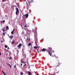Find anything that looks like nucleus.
Wrapping results in <instances>:
<instances>
[{"label": "nucleus", "mask_w": 75, "mask_h": 75, "mask_svg": "<svg viewBox=\"0 0 75 75\" xmlns=\"http://www.w3.org/2000/svg\"><path fill=\"white\" fill-rule=\"evenodd\" d=\"M48 50H47V52H48L49 54L50 55V56H52L53 54H52V52H53V53H54V51H52V48L51 47H48Z\"/></svg>", "instance_id": "nucleus-1"}, {"label": "nucleus", "mask_w": 75, "mask_h": 75, "mask_svg": "<svg viewBox=\"0 0 75 75\" xmlns=\"http://www.w3.org/2000/svg\"><path fill=\"white\" fill-rule=\"evenodd\" d=\"M41 51H42V52H45V51H47V50L44 48H43V49L41 50V51H40V52L38 51V52H41Z\"/></svg>", "instance_id": "nucleus-2"}, {"label": "nucleus", "mask_w": 75, "mask_h": 75, "mask_svg": "<svg viewBox=\"0 0 75 75\" xmlns=\"http://www.w3.org/2000/svg\"><path fill=\"white\" fill-rule=\"evenodd\" d=\"M16 15H18V13H19V11L18 10V8H16Z\"/></svg>", "instance_id": "nucleus-3"}, {"label": "nucleus", "mask_w": 75, "mask_h": 75, "mask_svg": "<svg viewBox=\"0 0 75 75\" xmlns=\"http://www.w3.org/2000/svg\"><path fill=\"white\" fill-rule=\"evenodd\" d=\"M22 45V44H21V43H20L19 45H18V47L19 48H21V47Z\"/></svg>", "instance_id": "nucleus-4"}, {"label": "nucleus", "mask_w": 75, "mask_h": 75, "mask_svg": "<svg viewBox=\"0 0 75 75\" xmlns=\"http://www.w3.org/2000/svg\"><path fill=\"white\" fill-rule=\"evenodd\" d=\"M35 36V41L36 43V42L38 41V39H37V37L36 36Z\"/></svg>", "instance_id": "nucleus-5"}, {"label": "nucleus", "mask_w": 75, "mask_h": 75, "mask_svg": "<svg viewBox=\"0 0 75 75\" xmlns=\"http://www.w3.org/2000/svg\"><path fill=\"white\" fill-rule=\"evenodd\" d=\"M23 16H24V17H26V18H28V14H26V15H25Z\"/></svg>", "instance_id": "nucleus-6"}, {"label": "nucleus", "mask_w": 75, "mask_h": 75, "mask_svg": "<svg viewBox=\"0 0 75 75\" xmlns=\"http://www.w3.org/2000/svg\"><path fill=\"white\" fill-rule=\"evenodd\" d=\"M28 1L29 4H30L31 2H33V0H32L31 1H30V0H28ZM30 1V2H29Z\"/></svg>", "instance_id": "nucleus-7"}, {"label": "nucleus", "mask_w": 75, "mask_h": 75, "mask_svg": "<svg viewBox=\"0 0 75 75\" xmlns=\"http://www.w3.org/2000/svg\"><path fill=\"white\" fill-rule=\"evenodd\" d=\"M15 42V40H14V39H13V41L11 42L12 44H14Z\"/></svg>", "instance_id": "nucleus-8"}, {"label": "nucleus", "mask_w": 75, "mask_h": 75, "mask_svg": "<svg viewBox=\"0 0 75 75\" xmlns=\"http://www.w3.org/2000/svg\"><path fill=\"white\" fill-rule=\"evenodd\" d=\"M58 64L56 66V68L58 67H59V60H58Z\"/></svg>", "instance_id": "nucleus-9"}, {"label": "nucleus", "mask_w": 75, "mask_h": 75, "mask_svg": "<svg viewBox=\"0 0 75 75\" xmlns=\"http://www.w3.org/2000/svg\"><path fill=\"white\" fill-rule=\"evenodd\" d=\"M28 75H31V72H30V71H28Z\"/></svg>", "instance_id": "nucleus-10"}, {"label": "nucleus", "mask_w": 75, "mask_h": 75, "mask_svg": "<svg viewBox=\"0 0 75 75\" xmlns=\"http://www.w3.org/2000/svg\"><path fill=\"white\" fill-rule=\"evenodd\" d=\"M6 29H7V30H8V29H9V28H8V26H7L6 27Z\"/></svg>", "instance_id": "nucleus-11"}, {"label": "nucleus", "mask_w": 75, "mask_h": 75, "mask_svg": "<svg viewBox=\"0 0 75 75\" xmlns=\"http://www.w3.org/2000/svg\"><path fill=\"white\" fill-rule=\"evenodd\" d=\"M31 45V43H29L28 44V46H30Z\"/></svg>", "instance_id": "nucleus-12"}, {"label": "nucleus", "mask_w": 75, "mask_h": 75, "mask_svg": "<svg viewBox=\"0 0 75 75\" xmlns=\"http://www.w3.org/2000/svg\"><path fill=\"white\" fill-rule=\"evenodd\" d=\"M13 36H11L10 37V38L12 39V38H13Z\"/></svg>", "instance_id": "nucleus-13"}, {"label": "nucleus", "mask_w": 75, "mask_h": 75, "mask_svg": "<svg viewBox=\"0 0 75 75\" xmlns=\"http://www.w3.org/2000/svg\"><path fill=\"white\" fill-rule=\"evenodd\" d=\"M3 35L4 36H5L6 33L4 32V33H3Z\"/></svg>", "instance_id": "nucleus-14"}, {"label": "nucleus", "mask_w": 75, "mask_h": 75, "mask_svg": "<svg viewBox=\"0 0 75 75\" xmlns=\"http://www.w3.org/2000/svg\"><path fill=\"white\" fill-rule=\"evenodd\" d=\"M34 48L35 49H37V48H38V47H37L36 46H35L34 47Z\"/></svg>", "instance_id": "nucleus-15"}, {"label": "nucleus", "mask_w": 75, "mask_h": 75, "mask_svg": "<svg viewBox=\"0 0 75 75\" xmlns=\"http://www.w3.org/2000/svg\"><path fill=\"white\" fill-rule=\"evenodd\" d=\"M27 40H28V41H30V39L29 38H27Z\"/></svg>", "instance_id": "nucleus-16"}, {"label": "nucleus", "mask_w": 75, "mask_h": 75, "mask_svg": "<svg viewBox=\"0 0 75 75\" xmlns=\"http://www.w3.org/2000/svg\"><path fill=\"white\" fill-rule=\"evenodd\" d=\"M11 34H14V31H12L11 32Z\"/></svg>", "instance_id": "nucleus-17"}, {"label": "nucleus", "mask_w": 75, "mask_h": 75, "mask_svg": "<svg viewBox=\"0 0 75 75\" xmlns=\"http://www.w3.org/2000/svg\"><path fill=\"white\" fill-rule=\"evenodd\" d=\"M23 74H24L22 72H21V75H23Z\"/></svg>", "instance_id": "nucleus-18"}, {"label": "nucleus", "mask_w": 75, "mask_h": 75, "mask_svg": "<svg viewBox=\"0 0 75 75\" xmlns=\"http://www.w3.org/2000/svg\"><path fill=\"white\" fill-rule=\"evenodd\" d=\"M5 48H7V45H6L5 46Z\"/></svg>", "instance_id": "nucleus-19"}, {"label": "nucleus", "mask_w": 75, "mask_h": 75, "mask_svg": "<svg viewBox=\"0 0 75 75\" xmlns=\"http://www.w3.org/2000/svg\"><path fill=\"white\" fill-rule=\"evenodd\" d=\"M6 64H7V65H10L8 63H6Z\"/></svg>", "instance_id": "nucleus-20"}, {"label": "nucleus", "mask_w": 75, "mask_h": 75, "mask_svg": "<svg viewBox=\"0 0 75 75\" xmlns=\"http://www.w3.org/2000/svg\"><path fill=\"white\" fill-rule=\"evenodd\" d=\"M7 1V0H3V2H4V1Z\"/></svg>", "instance_id": "nucleus-21"}, {"label": "nucleus", "mask_w": 75, "mask_h": 75, "mask_svg": "<svg viewBox=\"0 0 75 75\" xmlns=\"http://www.w3.org/2000/svg\"><path fill=\"white\" fill-rule=\"evenodd\" d=\"M55 58H58V57H57V56H55Z\"/></svg>", "instance_id": "nucleus-22"}, {"label": "nucleus", "mask_w": 75, "mask_h": 75, "mask_svg": "<svg viewBox=\"0 0 75 75\" xmlns=\"http://www.w3.org/2000/svg\"><path fill=\"white\" fill-rule=\"evenodd\" d=\"M8 58H9V59H11V58H12V57H9Z\"/></svg>", "instance_id": "nucleus-23"}, {"label": "nucleus", "mask_w": 75, "mask_h": 75, "mask_svg": "<svg viewBox=\"0 0 75 75\" xmlns=\"http://www.w3.org/2000/svg\"><path fill=\"white\" fill-rule=\"evenodd\" d=\"M3 21V22H5V21L4 20V21Z\"/></svg>", "instance_id": "nucleus-24"}, {"label": "nucleus", "mask_w": 75, "mask_h": 75, "mask_svg": "<svg viewBox=\"0 0 75 75\" xmlns=\"http://www.w3.org/2000/svg\"><path fill=\"white\" fill-rule=\"evenodd\" d=\"M23 64H26V63L25 62H23Z\"/></svg>", "instance_id": "nucleus-25"}, {"label": "nucleus", "mask_w": 75, "mask_h": 75, "mask_svg": "<svg viewBox=\"0 0 75 75\" xmlns=\"http://www.w3.org/2000/svg\"><path fill=\"white\" fill-rule=\"evenodd\" d=\"M2 72L3 74H4V71H2Z\"/></svg>", "instance_id": "nucleus-26"}, {"label": "nucleus", "mask_w": 75, "mask_h": 75, "mask_svg": "<svg viewBox=\"0 0 75 75\" xmlns=\"http://www.w3.org/2000/svg\"><path fill=\"white\" fill-rule=\"evenodd\" d=\"M15 30V29H14V28L13 29V32L14 31V30Z\"/></svg>", "instance_id": "nucleus-27"}, {"label": "nucleus", "mask_w": 75, "mask_h": 75, "mask_svg": "<svg viewBox=\"0 0 75 75\" xmlns=\"http://www.w3.org/2000/svg\"><path fill=\"white\" fill-rule=\"evenodd\" d=\"M3 31H4H4H5V30H4L3 29Z\"/></svg>", "instance_id": "nucleus-28"}, {"label": "nucleus", "mask_w": 75, "mask_h": 75, "mask_svg": "<svg viewBox=\"0 0 75 75\" xmlns=\"http://www.w3.org/2000/svg\"><path fill=\"white\" fill-rule=\"evenodd\" d=\"M14 68H16V66H15V65L14 66Z\"/></svg>", "instance_id": "nucleus-29"}, {"label": "nucleus", "mask_w": 75, "mask_h": 75, "mask_svg": "<svg viewBox=\"0 0 75 75\" xmlns=\"http://www.w3.org/2000/svg\"><path fill=\"white\" fill-rule=\"evenodd\" d=\"M3 74H4V75H6V74H5V73H3Z\"/></svg>", "instance_id": "nucleus-30"}, {"label": "nucleus", "mask_w": 75, "mask_h": 75, "mask_svg": "<svg viewBox=\"0 0 75 75\" xmlns=\"http://www.w3.org/2000/svg\"><path fill=\"white\" fill-rule=\"evenodd\" d=\"M21 66H22V64H21Z\"/></svg>", "instance_id": "nucleus-31"}, {"label": "nucleus", "mask_w": 75, "mask_h": 75, "mask_svg": "<svg viewBox=\"0 0 75 75\" xmlns=\"http://www.w3.org/2000/svg\"><path fill=\"white\" fill-rule=\"evenodd\" d=\"M1 55V53L0 52V55Z\"/></svg>", "instance_id": "nucleus-32"}, {"label": "nucleus", "mask_w": 75, "mask_h": 75, "mask_svg": "<svg viewBox=\"0 0 75 75\" xmlns=\"http://www.w3.org/2000/svg\"><path fill=\"white\" fill-rule=\"evenodd\" d=\"M21 63H23V62H22V61H21Z\"/></svg>", "instance_id": "nucleus-33"}, {"label": "nucleus", "mask_w": 75, "mask_h": 75, "mask_svg": "<svg viewBox=\"0 0 75 75\" xmlns=\"http://www.w3.org/2000/svg\"><path fill=\"white\" fill-rule=\"evenodd\" d=\"M10 66V68H11V65H9Z\"/></svg>", "instance_id": "nucleus-34"}, {"label": "nucleus", "mask_w": 75, "mask_h": 75, "mask_svg": "<svg viewBox=\"0 0 75 75\" xmlns=\"http://www.w3.org/2000/svg\"><path fill=\"white\" fill-rule=\"evenodd\" d=\"M1 43H2V42H3V41H2V40H1Z\"/></svg>", "instance_id": "nucleus-35"}, {"label": "nucleus", "mask_w": 75, "mask_h": 75, "mask_svg": "<svg viewBox=\"0 0 75 75\" xmlns=\"http://www.w3.org/2000/svg\"><path fill=\"white\" fill-rule=\"evenodd\" d=\"M7 48H8V49H10V48L8 47Z\"/></svg>", "instance_id": "nucleus-36"}, {"label": "nucleus", "mask_w": 75, "mask_h": 75, "mask_svg": "<svg viewBox=\"0 0 75 75\" xmlns=\"http://www.w3.org/2000/svg\"><path fill=\"white\" fill-rule=\"evenodd\" d=\"M24 27H26V25H25L24 26Z\"/></svg>", "instance_id": "nucleus-37"}, {"label": "nucleus", "mask_w": 75, "mask_h": 75, "mask_svg": "<svg viewBox=\"0 0 75 75\" xmlns=\"http://www.w3.org/2000/svg\"><path fill=\"white\" fill-rule=\"evenodd\" d=\"M25 65H26V64H25V65H24V66H25Z\"/></svg>", "instance_id": "nucleus-38"}, {"label": "nucleus", "mask_w": 75, "mask_h": 75, "mask_svg": "<svg viewBox=\"0 0 75 75\" xmlns=\"http://www.w3.org/2000/svg\"><path fill=\"white\" fill-rule=\"evenodd\" d=\"M37 75H39V74H37Z\"/></svg>", "instance_id": "nucleus-39"}, {"label": "nucleus", "mask_w": 75, "mask_h": 75, "mask_svg": "<svg viewBox=\"0 0 75 75\" xmlns=\"http://www.w3.org/2000/svg\"><path fill=\"white\" fill-rule=\"evenodd\" d=\"M0 68H1L0 67Z\"/></svg>", "instance_id": "nucleus-40"}]
</instances>
